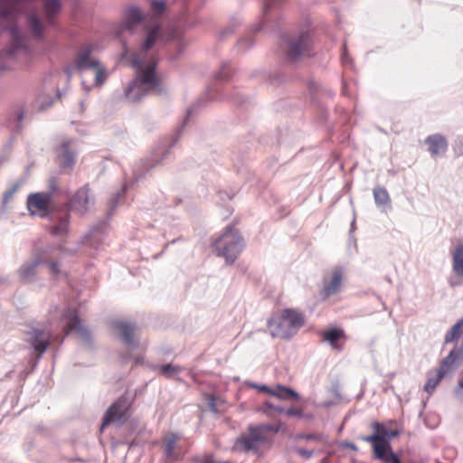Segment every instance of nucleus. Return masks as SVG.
Returning <instances> with one entry per match:
<instances>
[{
	"label": "nucleus",
	"mask_w": 463,
	"mask_h": 463,
	"mask_svg": "<svg viewBox=\"0 0 463 463\" xmlns=\"http://www.w3.org/2000/svg\"><path fill=\"white\" fill-rule=\"evenodd\" d=\"M160 34V25H153L146 33L140 52L133 54L132 63L136 68L137 76L125 90V95L130 101H139L147 94L160 95L165 92L162 81L156 72V61L154 58H147L145 55V52L155 45Z\"/></svg>",
	"instance_id": "f257e3e1"
},
{
	"label": "nucleus",
	"mask_w": 463,
	"mask_h": 463,
	"mask_svg": "<svg viewBox=\"0 0 463 463\" xmlns=\"http://www.w3.org/2000/svg\"><path fill=\"white\" fill-rule=\"evenodd\" d=\"M304 316L296 309L287 308L274 314L268 320V327L272 337L290 338L304 325Z\"/></svg>",
	"instance_id": "f03ea898"
},
{
	"label": "nucleus",
	"mask_w": 463,
	"mask_h": 463,
	"mask_svg": "<svg viewBox=\"0 0 463 463\" xmlns=\"http://www.w3.org/2000/svg\"><path fill=\"white\" fill-rule=\"evenodd\" d=\"M52 317L54 334L58 329H61L64 333L62 338H65V335H67L70 332H75L83 340L89 341L90 333L81 324V321L80 320L75 309L71 307L60 308L55 307L51 310L48 321Z\"/></svg>",
	"instance_id": "7ed1b4c3"
},
{
	"label": "nucleus",
	"mask_w": 463,
	"mask_h": 463,
	"mask_svg": "<svg viewBox=\"0 0 463 463\" xmlns=\"http://www.w3.org/2000/svg\"><path fill=\"white\" fill-rule=\"evenodd\" d=\"M213 246L218 256L224 257L227 263H232L243 249L244 243L238 231L229 228L215 241Z\"/></svg>",
	"instance_id": "20e7f679"
},
{
	"label": "nucleus",
	"mask_w": 463,
	"mask_h": 463,
	"mask_svg": "<svg viewBox=\"0 0 463 463\" xmlns=\"http://www.w3.org/2000/svg\"><path fill=\"white\" fill-rule=\"evenodd\" d=\"M277 431L278 429L270 424L250 425L248 427V432L238 439L236 448L245 452H257L260 446L267 440V432Z\"/></svg>",
	"instance_id": "39448f33"
},
{
	"label": "nucleus",
	"mask_w": 463,
	"mask_h": 463,
	"mask_svg": "<svg viewBox=\"0 0 463 463\" xmlns=\"http://www.w3.org/2000/svg\"><path fill=\"white\" fill-rule=\"evenodd\" d=\"M58 336L54 335V328L52 327V317L48 321L45 326L32 327L25 333V342L30 345L31 348L37 354V358L45 353L51 345V340L55 341Z\"/></svg>",
	"instance_id": "423d86ee"
},
{
	"label": "nucleus",
	"mask_w": 463,
	"mask_h": 463,
	"mask_svg": "<svg viewBox=\"0 0 463 463\" xmlns=\"http://www.w3.org/2000/svg\"><path fill=\"white\" fill-rule=\"evenodd\" d=\"M310 46L311 41L309 34L302 33L298 35L288 38L282 49L287 61L296 62L311 55Z\"/></svg>",
	"instance_id": "0eeeda50"
},
{
	"label": "nucleus",
	"mask_w": 463,
	"mask_h": 463,
	"mask_svg": "<svg viewBox=\"0 0 463 463\" xmlns=\"http://www.w3.org/2000/svg\"><path fill=\"white\" fill-rule=\"evenodd\" d=\"M46 250L34 254L31 259L26 260L19 269V276L23 280L31 282L37 274L40 265L46 264L52 275L60 276L61 271L58 268V262L52 261L48 259Z\"/></svg>",
	"instance_id": "6e6552de"
},
{
	"label": "nucleus",
	"mask_w": 463,
	"mask_h": 463,
	"mask_svg": "<svg viewBox=\"0 0 463 463\" xmlns=\"http://www.w3.org/2000/svg\"><path fill=\"white\" fill-rule=\"evenodd\" d=\"M49 191L31 194L27 198V208L32 215L44 217L52 199L53 193L58 190L59 184L56 179L49 180Z\"/></svg>",
	"instance_id": "1a4fd4ad"
},
{
	"label": "nucleus",
	"mask_w": 463,
	"mask_h": 463,
	"mask_svg": "<svg viewBox=\"0 0 463 463\" xmlns=\"http://www.w3.org/2000/svg\"><path fill=\"white\" fill-rule=\"evenodd\" d=\"M92 51L93 49L90 45H83L80 48L71 65L65 69V72L69 78L75 71L82 73L99 66V61L92 56Z\"/></svg>",
	"instance_id": "9d476101"
},
{
	"label": "nucleus",
	"mask_w": 463,
	"mask_h": 463,
	"mask_svg": "<svg viewBox=\"0 0 463 463\" xmlns=\"http://www.w3.org/2000/svg\"><path fill=\"white\" fill-rule=\"evenodd\" d=\"M131 402L128 397H120L111 404L103 418L101 430L109 423L122 424L129 417V409Z\"/></svg>",
	"instance_id": "9b49d317"
},
{
	"label": "nucleus",
	"mask_w": 463,
	"mask_h": 463,
	"mask_svg": "<svg viewBox=\"0 0 463 463\" xmlns=\"http://www.w3.org/2000/svg\"><path fill=\"white\" fill-rule=\"evenodd\" d=\"M92 204L93 202L87 185H84L79 189L70 201L71 209L79 213L80 214L87 213Z\"/></svg>",
	"instance_id": "f8f14e48"
},
{
	"label": "nucleus",
	"mask_w": 463,
	"mask_h": 463,
	"mask_svg": "<svg viewBox=\"0 0 463 463\" xmlns=\"http://www.w3.org/2000/svg\"><path fill=\"white\" fill-rule=\"evenodd\" d=\"M344 278V270L342 268H335L331 271L328 279H325L324 287L322 289L323 298H328L339 292Z\"/></svg>",
	"instance_id": "ddd939ff"
},
{
	"label": "nucleus",
	"mask_w": 463,
	"mask_h": 463,
	"mask_svg": "<svg viewBox=\"0 0 463 463\" xmlns=\"http://www.w3.org/2000/svg\"><path fill=\"white\" fill-rule=\"evenodd\" d=\"M114 326L118 331L119 336L126 345L130 348H136L137 346V343L135 340L137 332L136 325L123 321H116Z\"/></svg>",
	"instance_id": "4468645a"
},
{
	"label": "nucleus",
	"mask_w": 463,
	"mask_h": 463,
	"mask_svg": "<svg viewBox=\"0 0 463 463\" xmlns=\"http://www.w3.org/2000/svg\"><path fill=\"white\" fill-rule=\"evenodd\" d=\"M177 435L171 434L166 438L164 447L163 460L165 463H174L182 458L180 447L177 445Z\"/></svg>",
	"instance_id": "2eb2a0df"
},
{
	"label": "nucleus",
	"mask_w": 463,
	"mask_h": 463,
	"mask_svg": "<svg viewBox=\"0 0 463 463\" xmlns=\"http://www.w3.org/2000/svg\"><path fill=\"white\" fill-rule=\"evenodd\" d=\"M144 20V16L140 9L137 6H131L127 11L125 21L121 27V32L128 31L133 33L137 26H138Z\"/></svg>",
	"instance_id": "dca6fc26"
},
{
	"label": "nucleus",
	"mask_w": 463,
	"mask_h": 463,
	"mask_svg": "<svg viewBox=\"0 0 463 463\" xmlns=\"http://www.w3.org/2000/svg\"><path fill=\"white\" fill-rule=\"evenodd\" d=\"M425 143L429 145L428 151L432 156L445 153L448 148V142L441 134L430 135Z\"/></svg>",
	"instance_id": "f3484780"
},
{
	"label": "nucleus",
	"mask_w": 463,
	"mask_h": 463,
	"mask_svg": "<svg viewBox=\"0 0 463 463\" xmlns=\"http://www.w3.org/2000/svg\"><path fill=\"white\" fill-rule=\"evenodd\" d=\"M59 157L62 167H71L74 165L75 152L72 149V140L67 139L61 143Z\"/></svg>",
	"instance_id": "a211bd4d"
},
{
	"label": "nucleus",
	"mask_w": 463,
	"mask_h": 463,
	"mask_svg": "<svg viewBox=\"0 0 463 463\" xmlns=\"http://www.w3.org/2000/svg\"><path fill=\"white\" fill-rule=\"evenodd\" d=\"M373 455L383 463H402L399 457L393 453L389 441L383 446H376Z\"/></svg>",
	"instance_id": "6ab92c4d"
},
{
	"label": "nucleus",
	"mask_w": 463,
	"mask_h": 463,
	"mask_svg": "<svg viewBox=\"0 0 463 463\" xmlns=\"http://www.w3.org/2000/svg\"><path fill=\"white\" fill-rule=\"evenodd\" d=\"M25 0H8L0 5V17L11 19L21 13V4Z\"/></svg>",
	"instance_id": "aec40b11"
},
{
	"label": "nucleus",
	"mask_w": 463,
	"mask_h": 463,
	"mask_svg": "<svg viewBox=\"0 0 463 463\" xmlns=\"http://www.w3.org/2000/svg\"><path fill=\"white\" fill-rule=\"evenodd\" d=\"M452 269L458 276H463V243H458L451 252Z\"/></svg>",
	"instance_id": "412c9836"
},
{
	"label": "nucleus",
	"mask_w": 463,
	"mask_h": 463,
	"mask_svg": "<svg viewBox=\"0 0 463 463\" xmlns=\"http://www.w3.org/2000/svg\"><path fill=\"white\" fill-rule=\"evenodd\" d=\"M345 336V332L340 328H331L323 333V340L327 342L334 349H339L337 342Z\"/></svg>",
	"instance_id": "4be33fe9"
},
{
	"label": "nucleus",
	"mask_w": 463,
	"mask_h": 463,
	"mask_svg": "<svg viewBox=\"0 0 463 463\" xmlns=\"http://www.w3.org/2000/svg\"><path fill=\"white\" fill-rule=\"evenodd\" d=\"M69 213L64 212L57 218V223H54L52 228L54 235L62 236L67 233L69 229Z\"/></svg>",
	"instance_id": "5701e85b"
},
{
	"label": "nucleus",
	"mask_w": 463,
	"mask_h": 463,
	"mask_svg": "<svg viewBox=\"0 0 463 463\" xmlns=\"http://www.w3.org/2000/svg\"><path fill=\"white\" fill-rule=\"evenodd\" d=\"M271 395L281 400L299 399V395L297 392L291 388L282 385H277L275 388H273Z\"/></svg>",
	"instance_id": "b1692460"
},
{
	"label": "nucleus",
	"mask_w": 463,
	"mask_h": 463,
	"mask_svg": "<svg viewBox=\"0 0 463 463\" xmlns=\"http://www.w3.org/2000/svg\"><path fill=\"white\" fill-rule=\"evenodd\" d=\"M373 198L377 206H385L391 208L390 196L385 188L377 186L373 189Z\"/></svg>",
	"instance_id": "393cba45"
},
{
	"label": "nucleus",
	"mask_w": 463,
	"mask_h": 463,
	"mask_svg": "<svg viewBox=\"0 0 463 463\" xmlns=\"http://www.w3.org/2000/svg\"><path fill=\"white\" fill-rule=\"evenodd\" d=\"M158 371L163 376L168 379H175L183 371V367L173 364H165L160 365Z\"/></svg>",
	"instance_id": "a878e982"
},
{
	"label": "nucleus",
	"mask_w": 463,
	"mask_h": 463,
	"mask_svg": "<svg viewBox=\"0 0 463 463\" xmlns=\"http://www.w3.org/2000/svg\"><path fill=\"white\" fill-rule=\"evenodd\" d=\"M28 24L34 37L41 38L43 35V24L35 14H30L27 17Z\"/></svg>",
	"instance_id": "bb28decb"
},
{
	"label": "nucleus",
	"mask_w": 463,
	"mask_h": 463,
	"mask_svg": "<svg viewBox=\"0 0 463 463\" xmlns=\"http://www.w3.org/2000/svg\"><path fill=\"white\" fill-rule=\"evenodd\" d=\"M445 376V373L439 368L436 371L434 376H432L431 374L429 375V378L424 385V390L427 392L431 393L435 390L436 386L439 384L440 380Z\"/></svg>",
	"instance_id": "cd10ccee"
},
{
	"label": "nucleus",
	"mask_w": 463,
	"mask_h": 463,
	"mask_svg": "<svg viewBox=\"0 0 463 463\" xmlns=\"http://www.w3.org/2000/svg\"><path fill=\"white\" fill-rule=\"evenodd\" d=\"M43 8L47 19L51 21L52 16H54L60 12L61 5L60 0H45L43 4Z\"/></svg>",
	"instance_id": "c85d7f7f"
},
{
	"label": "nucleus",
	"mask_w": 463,
	"mask_h": 463,
	"mask_svg": "<svg viewBox=\"0 0 463 463\" xmlns=\"http://www.w3.org/2000/svg\"><path fill=\"white\" fill-rule=\"evenodd\" d=\"M463 328V318L458 320L450 329L447 332L445 335V343H450L454 340L459 338Z\"/></svg>",
	"instance_id": "c756f323"
},
{
	"label": "nucleus",
	"mask_w": 463,
	"mask_h": 463,
	"mask_svg": "<svg viewBox=\"0 0 463 463\" xmlns=\"http://www.w3.org/2000/svg\"><path fill=\"white\" fill-rule=\"evenodd\" d=\"M165 10L164 0H154L150 4V15L153 19L159 17Z\"/></svg>",
	"instance_id": "7c9ffc66"
},
{
	"label": "nucleus",
	"mask_w": 463,
	"mask_h": 463,
	"mask_svg": "<svg viewBox=\"0 0 463 463\" xmlns=\"http://www.w3.org/2000/svg\"><path fill=\"white\" fill-rule=\"evenodd\" d=\"M95 72L94 86L99 87L105 83L108 78V72L105 67L101 66L100 63L97 68L92 69Z\"/></svg>",
	"instance_id": "2f4dec72"
},
{
	"label": "nucleus",
	"mask_w": 463,
	"mask_h": 463,
	"mask_svg": "<svg viewBox=\"0 0 463 463\" xmlns=\"http://www.w3.org/2000/svg\"><path fill=\"white\" fill-rule=\"evenodd\" d=\"M127 185H123L122 188L114 194L109 203V214L112 215L113 212L117 209L119 204L120 198L126 194Z\"/></svg>",
	"instance_id": "473e14b6"
},
{
	"label": "nucleus",
	"mask_w": 463,
	"mask_h": 463,
	"mask_svg": "<svg viewBox=\"0 0 463 463\" xmlns=\"http://www.w3.org/2000/svg\"><path fill=\"white\" fill-rule=\"evenodd\" d=\"M361 439L364 441L370 442L373 444V453L375 452L376 446H383L388 441L386 439L381 437L375 430L373 434L370 436L362 437Z\"/></svg>",
	"instance_id": "72a5a7b5"
},
{
	"label": "nucleus",
	"mask_w": 463,
	"mask_h": 463,
	"mask_svg": "<svg viewBox=\"0 0 463 463\" xmlns=\"http://www.w3.org/2000/svg\"><path fill=\"white\" fill-rule=\"evenodd\" d=\"M373 430L383 439H392L398 435V432L396 430H388L383 424L379 422H374L373 424Z\"/></svg>",
	"instance_id": "f704fd0d"
},
{
	"label": "nucleus",
	"mask_w": 463,
	"mask_h": 463,
	"mask_svg": "<svg viewBox=\"0 0 463 463\" xmlns=\"http://www.w3.org/2000/svg\"><path fill=\"white\" fill-rule=\"evenodd\" d=\"M295 439L296 440L305 439L315 443H323L326 440L325 436L322 433L298 434Z\"/></svg>",
	"instance_id": "c9c22d12"
},
{
	"label": "nucleus",
	"mask_w": 463,
	"mask_h": 463,
	"mask_svg": "<svg viewBox=\"0 0 463 463\" xmlns=\"http://www.w3.org/2000/svg\"><path fill=\"white\" fill-rule=\"evenodd\" d=\"M11 36L13 37L15 47L22 48L23 47V34L20 29L16 26H14L10 30Z\"/></svg>",
	"instance_id": "e433bc0d"
},
{
	"label": "nucleus",
	"mask_w": 463,
	"mask_h": 463,
	"mask_svg": "<svg viewBox=\"0 0 463 463\" xmlns=\"http://www.w3.org/2000/svg\"><path fill=\"white\" fill-rule=\"evenodd\" d=\"M174 143L171 144V146H168L167 144H164L162 148H158V151H156V155L153 157V161H155V164H158L161 162L164 157L166 156L169 146H172Z\"/></svg>",
	"instance_id": "4c0bfd02"
},
{
	"label": "nucleus",
	"mask_w": 463,
	"mask_h": 463,
	"mask_svg": "<svg viewBox=\"0 0 463 463\" xmlns=\"http://www.w3.org/2000/svg\"><path fill=\"white\" fill-rule=\"evenodd\" d=\"M296 451L299 456H301L302 458H304L306 459H309L314 455L313 449H306L303 448H298V449H297Z\"/></svg>",
	"instance_id": "58836bf2"
},
{
	"label": "nucleus",
	"mask_w": 463,
	"mask_h": 463,
	"mask_svg": "<svg viewBox=\"0 0 463 463\" xmlns=\"http://www.w3.org/2000/svg\"><path fill=\"white\" fill-rule=\"evenodd\" d=\"M454 150L458 155H463V137H458L456 138L455 144H454Z\"/></svg>",
	"instance_id": "ea45409f"
},
{
	"label": "nucleus",
	"mask_w": 463,
	"mask_h": 463,
	"mask_svg": "<svg viewBox=\"0 0 463 463\" xmlns=\"http://www.w3.org/2000/svg\"><path fill=\"white\" fill-rule=\"evenodd\" d=\"M249 385H250V387L254 388V389H257V390H259V391H260V392H267V393H269V394H270V395H271L272 388H269V386H267V385H265V384H261V385H260V384H257V383H250Z\"/></svg>",
	"instance_id": "a19ab883"
},
{
	"label": "nucleus",
	"mask_w": 463,
	"mask_h": 463,
	"mask_svg": "<svg viewBox=\"0 0 463 463\" xmlns=\"http://www.w3.org/2000/svg\"><path fill=\"white\" fill-rule=\"evenodd\" d=\"M285 414L288 417H301L302 411L298 409L291 407L285 411Z\"/></svg>",
	"instance_id": "79ce46f5"
},
{
	"label": "nucleus",
	"mask_w": 463,
	"mask_h": 463,
	"mask_svg": "<svg viewBox=\"0 0 463 463\" xmlns=\"http://www.w3.org/2000/svg\"><path fill=\"white\" fill-rule=\"evenodd\" d=\"M274 408H275V405L272 404L271 402H264V404L260 408L259 411L266 413V414H269L270 411H274Z\"/></svg>",
	"instance_id": "37998d69"
},
{
	"label": "nucleus",
	"mask_w": 463,
	"mask_h": 463,
	"mask_svg": "<svg viewBox=\"0 0 463 463\" xmlns=\"http://www.w3.org/2000/svg\"><path fill=\"white\" fill-rule=\"evenodd\" d=\"M207 400H208V406L211 409V411L213 412H218V408H217V403H216L215 398L213 396L210 395Z\"/></svg>",
	"instance_id": "c03bdc74"
},
{
	"label": "nucleus",
	"mask_w": 463,
	"mask_h": 463,
	"mask_svg": "<svg viewBox=\"0 0 463 463\" xmlns=\"http://www.w3.org/2000/svg\"><path fill=\"white\" fill-rule=\"evenodd\" d=\"M229 62H224L222 67V71H220L218 77L220 79H226L229 77V74L227 73L226 71V69L229 67Z\"/></svg>",
	"instance_id": "a18cd8bd"
},
{
	"label": "nucleus",
	"mask_w": 463,
	"mask_h": 463,
	"mask_svg": "<svg viewBox=\"0 0 463 463\" xmlns=\"http://www.w3.org/2000/svg\"><path fill=\"white\" fill-rule=\"evenodd\" d=\"M341 61H342V63L345 66L349 63V57H348L345 46H344V48H343V52H342V54H341Z\"/></svg>",
	"instance_id": "49530a36"
},
{
	"label": "nucleus",
	"mask_w": 463,
	"mask_h": 463,
	"mask_svg": "<svg viewBox=\"0 0 463 463\" xmlns=\"http://www.w3.org/2000/svg\"><path fill=\"white\" fill-rule=\"evenodd\" d=\"M14 190L10 189L8 191H6L4 194V201L5 202H7L9 199L12 198V196L14 195Z\"/></svg>",
	"instance_id": "de8ad7c7"
},
{
	"label": "nucleus",
	"mask_w": 463,
	"mask_h": 463,
	"mask_svg": "<svg viewBox=\"0 0 463 463\" xmlns=\"http://www.w3.org/2000/svg\"><path fill=\"white\" fill-rule=\"evenodd\" d=\"M455 395L457 397V399L463 402V391H461L460 389H455Z\"/></svg>",
	"instance_id": "09e8293b"
},
{
	"label": "nucleus",
	"mask_w": 463,
	"mask_h": 463,
	"mask_svg": "<svg viewBox=\"0 0 463 463\" xmlns=\"http://www.w3.org/2000/svg\"><path fill=\"white\" fill-rule=\"evenodd\" d=\"M24 179L17 181L11 189L14 190V192L15 193L19 189V187L24 184Z\"/></svg>",
	"instance_id": "8fccbe9b"
},
{
	"label": "nucleus",
	"mask_w": 463,
	"mask_h": 463,
	"mask_svg": "<svg viewBox=\"0 0 463 463\" xmlns=\"http://www.w3.org/2000/svg\"><path fill=\"white\" fill-rule=\"evenodd\" d=\"M202 463H227V462L216 461V460L209 458L203 459Z\"/></svg>",
	"instance_id": "3c124183"
},
{
	"label": "nucleus",
	"mask_w": 463,
	"mask_h": 463,
	"mask_svg": "<svg viewBox=\"0 0 463 463\" xmlns=\"http://www.w3.org/2000/svg\"><path fill=\"white\" fill-rule=\"evenodd\" d=\"M456 389H460L461 391H463V375L459 378Z\"/></svg>",
	"instance_id": "603ef678"
},
{
	"label": "nucleus",
	"mask_w": 463,
	"mask_h": 463,
	"mask_svg": "<svg viewBox=\"0 0 463 463\" xmlns=\"http://www.w3.org/2000/svg\"><path fill=\"white\" fill-rule=\"evenodd\" d=\"M191 113H192V109H189L187 110V114H186V116H185V118H184V119L183 125H185V124H186V121L188 120V118L190 117Z\"/></svg>",
	"instance_id": "864d4df0"
},
{
	"label": "nucleus",
	"mask_w": 463,
	"mask_h": 463,
	"mask_svg": "<svg viewBox=\"0 0 463 463\" xmlns=\"http://www.w3.org/2000/svg\"><path fill=\"white\" fill-rule=\"evenodd\" d=\"M274 411H278V412H279V413H285V411H286V410H284V409H283L282 407H280V406H276V405H275Z\"/></svg>",
	"instance_id": "5fc2aeb1"
},
{
	"label": "nucleus",
	"mask_w": 463,
	"mask_h": 463,
	"mask_svg": "<svg viewBox=\"0 0 463 463\" xmlns=\"http://www.w3.org/2000/svg\"><path fill=\"white\" fill-rule=\"evenodd\" d=\"M346 447L351 449H353V450H356L357 449L356 446L354 443H351V442L346 443Z\"/></svg>",
	"instance_id": "6e6d98bb"
},
{
	"label": "nucleus",
	"mask_w": 463,
	"mask_h": 463,
	"mask_svg": "<svg viewBox=\"0 0 463 463\" xmlns=\"http://www.w3.org/2000/svg\"><path fill=\"white\" fill-rule=\"evenodd\" d=\"M82 86H83V88H84V90L86 91H90V87L86 84L84 80H82Z\"/></svg>",
	"instance_id": "4d7b16f0"
},
{
	"label": "nucleus",
	"mask_w": 463,
	"mask_h": 463,
	"mask_svg": "<svg viewBox=\"0 0 463 463\" xmlns=\"http://www.w3.org/2000/svg\"><path fill=\"white\" fill-rule=\"evenodd\" d=\"M228 33H232V30L231 29H226L224 30L222 34H221V37H224L226 34Z\"/></svg>",
	"instance_id": "13d9d810"
},
{
	"label": "nucleus",
	"mask_w": 463,
	"mask_h": 463,
	"mask_svg": "<svg viewBox=\"0 0 463 463\" xmlns=\"http://www.w3.org/2000/svg\"><path fill=\"white\" fill-rule=\"evenodd\" d=\"M17 119H18V121H21L23 119V114L22 113H20L18 115V118Z\"/></svg>",
	"instance_id": "bf43d9fd"
}]
</instances>
